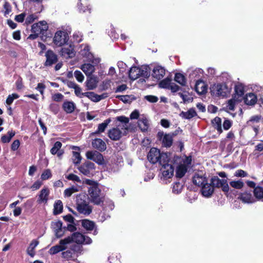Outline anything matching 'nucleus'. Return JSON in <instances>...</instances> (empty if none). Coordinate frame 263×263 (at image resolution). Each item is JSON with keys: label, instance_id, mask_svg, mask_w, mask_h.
Returning <instances> with one entry per match:
<instances>
[{"label": "nucleus", "instance_id": "423d86ee", "mask_svg": "<svg viewBox=\"0 0 263 263\" xmlns=\"http://www.w3.org/2000/svg\"><path fill=\"white\" fill-rule=\"evenodd\" d=\"M231 89L226 84H218L212 87L211 92L216 96L224 97L230 93Z\"/></svg>", "mask_w": 263, "mask_h": 263}, {"label": "nucleus", "instance_id": "39448f33", "mask_svg": "<svg viewBox=\"0 0 263 263\" xmlns=\"http://www.w3.org/2000/svg\"><path fill=\"white\" fill-rule=\"evenodd\" d=\"M126 125H118L116 127L112 128L108 130V136L109 138L114 141L119 140L123 136L127 133Z\"/></svg>", "mask_w": 263, "mask_h": 263}, {"label": "nucleus", "instance_id": "864d4df0", "mask_svg": "<svg viewBox=\"0 0 263 263\" xmlns=\"http://www.w3.org/2000/svg\"><path fill=\"white\" fill-rule=\"evenodd\" d=\"M117 120L122 123V124H119L120 125H126V130H128V123L129 122V119L128 118L124 116H119L117 117Z\"/></svg>", "mask_w": 263, "mask_h": 263}, {"label": "nucleus", "instance_id": "4be33fe9", "mask_svg": "<svg viewBox=\"0 0 263 263\" xmlns=\"http://www.w3.org/2000/svg\"><path fill=\"white\" fill-rule=\"evenodd\" d=\"M62 240L63 239H61L59 245L53 246L49 249L48 252L50 255L56 254L66 249L67 243L61 242Z\"/></svg>", "mask_w": 263, "mask_h": 263}, {"label": "nucleus", "instance_id": "473e14b6", "mask_svg": "<svg viewBox=\"0 0 263 263\" xmlns=\"http://www.w3.org/2000/svg\"><path fill=\"white\" fill-rule=\"evenodd\" d=\"M197 115L196 112L194 109L191 108L188 111L184 112L182 111L180 116L182 118L186 119H190Z\"/></svg>", "mask_w": 263, "mask_h": 263}, {"label": "nucleus", "instance_id": "393cba45", "mask_svg": "<svg viewBox=\"0 0 263 263\" xmlns=\"http://www.w3.org/2000/svg\"><path fill=\"white\" fill-rule=\"evenodd\" d=\"M51 227L58 237H60L62 235V222L60 220L53 222Z\"/></svg>", "mask_w": 263, "mask_h": 263}, {"label": "nucleus", "instance_id": "dca6fc26", "mask_svg": "<svg viewBox=\"0 0 263 263\" xmlns=\"http://www.w3.org/2000/svg\"><path fill=\"white\" fill-rule=\"evenodd\" d=\"M49 193V190L47 187H44L42 189L38 195L37 202L39 204L47 203L48 200Z\"/></svg>", "mask_w": 263, "mask_h": 263}, {"label": "nucleus", "instance_id": "c85d7f7f", "mask_svg": "<svg viewBox=\"0 0 263 263\" xmlns=\"http://www.w3.org/2000/svg\"><path fill=\"white\" fill-rule=\"evenodd\" d=\"M81 224L83 228L88 231H92L96 226V223L93 221L88 219L82 220Z\"/></svg>", "mask_w": 263, "mask_h": 263}, {"label": "nucleus", "instance_id": "7c9ffc66", "mask_svg": "<svg viewBox=\"0 0 263 263\" xmlns=\"http://www.w3.org/2000/svg\"><path fill=\"white\" fill-rule=\"evenodd\" d=\"M139 67H132L129 71V77L131 80H135L140 77Z\"/></svg>", "mask_w": 263, "mask_h": 263}, {"label": "nucleus", "instance_id": "bf43d9fd", "mask_svg": "<svg viewBox=\"0 0 263 263\" xmlns=\"http://www.w3.org/2000/svg\"><path fill=\"white\" fill-rule=\"evenodd\" d=\"M51 173L50 170L47 169L45 170L41 175V179L45 180L51 177Z\"/></svg>", "mask_w": 263, "mask_h": 263}, {"label": "nucleus", "instance_id": "774afa93", "mask_svg": "<svg viewBox=\"0 0 263 263\" xmlns=\"http://www.w3.org/2000/svg\"><path fill=\"white\" fill-rule=\"evenodd\" d=\"M45 85L42 83H38L36 89L38 90L41 95L44 94V89L45 88Z\"/></svg>", "mask_w": 263, "mask_h": 263}, {"label": "nucleus", "instance_id": "a19ab883", "mask_svg": "<svg viewBox=\"0 0 263 263\" xmlns=\"http://www.w3.org/2000/svg\"><path fill=\"white\" fill-rule=\"evenodd\" d=\"M15 133L12 130L8 132L7 135H3L1 138V140L3 143H9L12 138L14 136Z\"/></svg>", "mask_w": 263, "mask_h": 263}, {"label": "nucleus", "instance_id": "a211bd4d", "mask_svg": "<svg viewBox=\"0 0 263 263\" xmlns=\"http://www.w3.org/2000/svg\"><path fill=\"white\" fill-rule=\"evenodd\" d=\"M45 57L46 58L45 66H51L58 61L57 55L52 50H48L45 54Z\"/></svg>", "mask_w": 263, "mask_h": 263}, {"label": "nucleus", "instance_id": "37998d69", "mask_svg": "<svg viewBox=\"0 0 263 263\" xmlns=\"http://www.w3.org/2000/svg\"><path fill=\"white\" fill-rule=\"evenodd\" d=\"M230 185L235 189H241L244 186L245 184L241 180H239L230 181Z\"/></svg>", "mask_w": 263, "mask_h": 263}, {"label": "nucleus", "instance_id": "603ef678", "mask_svg": "<svg viewBox=\"0 0 263 263\" xmlns=\"http://www.w3.org/2000/svg\"><path fill=\"white\" fill-rule=\"evenodd\" d=\"M183 188V185L182 183L177 182H175L173 186V192L175 194H179L180 193Z\"/></svg>", "mask_w": 263, "mask_h": 263}, {"label": "nucleus", "instance_id": "4d7b16f0", "mask_svg": "<svg viewBox=\"0 0 263 263\" xmlns=\"http://www.w3.org/2000/svg\"><path fill=\"white\" fill-rule=\"evenodd\" d=\"M74 76L79 82H82L84 79L83 73L79 70H76L74 72Z\"/></svg>", "mask_w": 263, "mask_h": 263}, {"label": "nucleus", "instance_id": "4c0bfd02", "mask_svg": "<svg viewBox=\"0 0 263 263\" xmlns=\"http://www.w3.org/2000/svg\"><path fill=\"white\" fill-rule=\"evenodd\" d=\"M140 77L148 78L150 76V68L148 66H143L139 67Z\"/></svg>", "mask_w": 263, "mask_h": 263}, {"label": "nucleus", "instance_id": "6ab92c4d", "mask_svg": "<svg viewBox=\"0 0 263 263\" xmlns=\"http://www.w3.org/2000/svg\"><path fill=\"white\" fill-rule=\"evenodd\" d=\"M193 183L199 186H202L208 182L206 177L202 173H196L193 177Z\"/></svg>", "mask_w": 263, "mask_h": 263}, {"label": "nucleus", "instance_id": "f3484780", "mask_svg": "<svg viewBox=\"0 0 263 263\" xmlns=\"http://www.w3.org/2000/svg\"><path fill=\"white\" fill-rule=\"evenodd\" d=\"M165 72L166 70L163 67L156 65L153 70L152 76L157 80H161L165 76Z\"/></svg>", "mask_w": 263, "mask_h": 263}, {"label": "nucleus", "instance_id": "aec40b11", "mask_svg": "<svg viewBox=\"0 0 263 263\" xmlns=\"http://www.w3.org/2000/svg\"><path fill=\"white\" fill-rule=\"evenodd\" d=\"M92 146L100 152H103L106 149V144L105 142L100 138H96L92 140L91 142Z\"/></svg>", "mask_w": 263, "mask_h": 263}, {"label": "nucleus", "instance_id": "f03ea898", "mask_svg": "<svg viewBox=\"0 0 263 263\" xmlns=\"http://www.w3.org/2000/svg\"><path fill=\"white\" fill-rule=\"evenodd\" d=\"M61 242L66 243L67 245L71 242H75L78 244L90 245L92 242V240L88 236L84 235L80 232H75L71 236L63 239Z\"/></svg>", "mask_w": 263, "mask_h": 263}, {"label": "nucleus", "instance_id": "a18cd8bd", "mask_svg": "<svg viewBox=\"0 0 263 263\" xmlns=\"http://www.w3.org/2000/svg\"><path fill=\"white\" fill-rule=\"evenodd\" d=\"M72 162L74 164H79L82 160V157L80 155L79 152L73 151L72 152Z\"/></svg>", "mask_w": 263, "mask_h": 263}, {"label": "nucleus", "instance_id": "2f4dec72", "mask_svg": "<svg viewBox=\"0 0 263 263\" xmlns=\"http://www.w3.org/2000/svg\"><path fill=\"white\" fill-rule=\"evenodd\" d=\"M240 199L244 203H253L255 202V199L252 196V194L250 193L245 192L241 194L240 196Z\"/></svg>", "mask_w": 263, "mask_h": 263}, {"label": "nucleus", "instance_id": "052dcab7", "mask_svg": "<svg viewBox=\"0 0 263 263\" xmlns=\"http://www.w3.org/2000/svg\"><path fill=\"white\" fill-rule=\"evenodd\" d=\"M234 176L238 177H245L248 176V174L243 170H238L235 172Z\"/></svg>", "mask_w": 263, "mask_h": 263}, {"label": "nucleus", "instance_id": "cd10ccee", "mask_svg": "<svg viewBox=\"0 0 263 263\" xmlns=\"http://www.w3.org/2000/svg\"><path fill=\"white\" fill-rule=\"evenodd\" d=\"M257 97L253 93L247 94L244 98L245 104L249 105H253L257 102Z\"/></svg>", "mask_w": 263, "mask_h": 263}, {"label": "nucleus", "instance_id": "c9c22d12", "mask_svg": "<svg viewBox=\"0 0 263 263\" xmlns=\"http://www.w3.org/2000/svg\"><path fill=\"white\" fill-rule=\"evenodd\" d=\"M148 121L145 118H140L138 121V126L143 132L146 131L148 128Z\"/></svg>", "mask_w": 263, "mask_h": 263}, {"label": "nucleus", "instance_id": "ea45409f", "mask_svg": "<svg viewBox=\"0 0 263 263\" xmlns=\"http://www.w3.org/2000/svg\"><path fill=\"white\" fill-rule=\"evenodd\" d=\"M63 107L64 110L67 113L73 112L74 109V104L72 102L67 101L63 103Z\"/></svg>", "mask_w": 263, "mask_h": 263}, {"label": "nucleus", "instance_id": "72a5a7b5", "mask_svg": "<svg viewBox=\"0 0 263 263\" xmlns=\"http://www.w3.org/2000/svg\"><path fill=\"white\" fill-rule=\"evenodd\" d=\"M187 167L184 164H180L176 169V176L182 178L187 171Z\"/></svg>", "mask_w": 263, "mask_h": 263}, {"label": "nucleus", "instance_id": "7ed1b4c3", "mask_svg": "<svg viewBox=\"0 0 263 263\" xmlns=\"http://www.w3.org/2000/svg\"><path fill=\"white\" fill-rule=\"evenodd\" d=\"M89 201L95 205H101L105 200V196L98 186L89 187L88 189Z\"/></svg>", "mask_w": 263, "mask_h": 263}, {"label": "nucleus", "instance_id": "e433bc0d", "mask_svg": "<svg viewBox=\"0 0 263 263\" xmlns=\"http://www.w3.org/2000/svg\"><path fill=\"white\" fill-rule=\"evenodd\" d=\"M38 241L36 240H33L32 241L27 250V253L31 257H33L34 256V249L38 245Z\"/></svg>", "mask_w": 263, "mask_h": 263}, {"label": "nucleus", "instance_id": "9d476101", "mask_svg": "<svg viewBox=\"0 0 263 263\" xmlns=\"http://www.w3.org/2000/svg\"><path fill=\"white\" fill-rule=\"evenodd\" d=\"M69 40V36L65 31H58L53 37L54 44L59 47L66 44Z\"/></svg>", "mask_w": 263, "mask_h": 263}, {"label": "nucleus", "instance_id": "8fccbe9b", "mask_svg": "<svg viewBox=\"0 0 263 263\" xmlns=\"http://www.w3.org/2000/svg\"><path fill=\"white\" fill-rule=\"evenodd\" d=\"M84 96L87 97L93 102H99L98 95L95 93L94 92L89 91L84 92Z\"/></svg>", "mask_w": 263, "mask_h": 263}, {"label": "nucleus", "instance_id": "0eeeda50", "mask_svg": "<svg viewBox=\"0 0 263 263\" xmlns=\"http://www.w3.org/2000/svg\"><path fill=\"white\" fill-rule=\"evenodd\" d=\"M80 54L82 57L86 58L87 60L91 62L94 65H97L100 62V59L98 58H94L93 54L90 52L89 46L87 45H81Z\"/></svg>", "mask_w": 263, "mask_h": 263}, {"label": "nucleus", "instance_id": "09e8293b", "mask_svg": "<svg viewBox=\"0 0 263 263\" xmlns=\"http://www.w3.org/2000/svg\"><path fill=\"white\" fill-rule=\"evenodd\" d=\"M63 210V204L61 200H57L54 204V213L58 214L61 213Z\"/></svg>", "mask_w": 263, "mask_h": 263}, {"label": "nucleus", "instance_id": "e2e57ef3", "mask_svg": "<svg viewBox=\"0 0 263 263\" xmlns=\"http://www.w3.org/2000/svg\"><path fill=\"white\" fill-rule=\"evenodd\" d=\"M64 96L62 93H57L52 96V99L57 102L61 101Z\"/></svg>", "mask_w": 263, "mask_h": 263}, {"label": "nucleus", "instance_id": "9b49d317", "mask_svg": "<svg viewBox=\"0 0 263 263\" xmlns=\"http://www.w3.org/2000/svg\"><path fill=\"white\" fill-rule=\"evenodd\" d=\"M95 168L96 166L93 163L90 161H86L78 168L83 175L87 177H90L93 175Z\"/></svg>", "mask_w": 263, "mask_h": 263}, {"label": "nucleus", "instance_id": "f257e3e1", "mask_svg": "<svg viewBox=\"0 0 263 263\" xmlns=\"http://www.w3.org/2000/svg\"><path fill=\"white\" fill-rule=\"evenodd\" d=\"M76 209L79 213L88 216L92 210V208L86 201V197L84 194H79L76 198Z\"/></svg>", "mask_w": 263, "mask_h": 263}, {"label": "nucleus", "instance_id": "13d9d810", "mask_svg": "<svg viewBox=\"0 0 263 263\" xmlns=\"http://www.w3.org/2000/svg\"><path fill=\"white\" fill-rule=\"evenodd\" d=\"M66 178L69 180H72L74 182H77L78 183H81V180L80 177L73 174H70Z\"/></svg>", "mask_w": 263, "mask_h": 263}, {"label": "nucleus", "instance_id": "1a4fd4ad", "mask_svg": "<svg viewBox=\"0 0 263 263\" xmlns=\"http://www.w3.org/2000/svg\"><path fill=\"white\" fill-rule=\"evenodd\" d=\"M160 165H161L160 171L161 172L162 176L161 179L164 180L171 178L174 175V168L171 164H169L168 161L166 162H162Z\"/></svg>", "mask_w": 263, "mask_h": 263}, {"label": "nucleus", "instance_id": "3c124183", "mask_svg": "<svg viewBox=\"0 0 263 263\" xmlns=\"http://www.w3.org/2000/svg\"><path fill=\"white\" fill-rule=\"evenodd\" d=\"M171 84V79L168 78H166L160 82L159 83V86L160 88L168 89Z\"/></svg>", "mask_w": 263, "mask_h": 263}, {"label": "nucleus", "instance_id": "de8ad7c7", "mask_svg": "<svg viewBox=\"0 0 263 263\" xmlns=\"http://www.w3.org/2000/svg\"><path fill=\"white\" fill-rule=\"evenodd\" d=\"M116 98L119 99L121 101H122L124 103H129L132 100L134 99V97L132 96L129 95H117L116 96Z\"/></svg>", "mask_w": 263, "mask_h": 263}, {"label": "nucleus", "instance_id": "f8f14e48", "mask_svg": "<svg viewBox=\"0 0 263 263\" xmlns=\"http://www.w3.org/2000/svg\"><path fill=\"white\" fill-rule=\"evenodd\" d=\"M86 157L87 159L95 161L99 165H102L104 163L103 155L97 151H87L86 153Z\"/></svg>", "mask_w": 263, "mask_h": 263}, {"label": "nucleus", "instance_id": "58836bf2", "mask_svg": "<svg viewBox=\"0 0 263 263\" xmlns=\"http://www.w3.org/2000/svg\"><path fill=\"white\" fill-rule=\"evenodd\" d=\"M213 126L217 130L218 132L221 133L222 132L221 128V120L219 117H216L212 120Z\"/></svg>", "mask_w": 263, "mask_h": 263}, {"label": "nucleus", "instance_id": "4468645a", "mask_svg": "<svg viewBox=\"0 0 263 263\" xmlns=\"http://www.w3.org/2000/svg\"><path fill=\"white\" fill-rule=\"evenodd\" d=\"M48 26L45 21H41L32 25L31 30L37 34L43 33L48 29Z\"/></svg>", "mask_w": 263, "mask_h": 263}, {"label": "nucleus", "instance_id": "69168bd1", "mask_svg": "<svg viewBox=\"0 0 263 263\" xmlns=\"http://www.w3.org/2000/svg\"><path fill=\"white\" fill-rule=\"evenodd\" d=\"M72 254L71 251L69 250L63 252L62 253V257L67 260H69L71 258Z\"/></svg>", "mask_w": 263, "mask_h": 263}, {"label": "nucleus", "instance_id": "338daca9", "mask_svg": "<svg viewBox=\"0 0 263 263\" xmlns=\"http://www.w3.org/2000/svg\"><path fill=\"white\" fill-rule=\"evenodd\" d=\"M42 184V182L41 181L37 180L32 184L31 186V189L33 191L37 190L41 186Z\"/></svg>", "mask_w": 263, "mask_h": 263}, {"label": "nucleus", "instance_id": "412c9836", "mask_svg": "<svg viewBox=\"0 0 263 263\" xmlns=\"http://www.w3.org/2000/svg\"><path fill=\"white\" fill-rule=\"evenodd\" d=\"M62 143L60 141H57L50 149V153L52 155H57L59 158H61L64 154V151L61 149Z\"/></svg>", "mask_w": 263, "mask_h": 263}, {"label": "nucleus", "instance_id": "0e129e2a", "mask_svg": "<svg viewBox=\"0 0 263 263\" xmlns=\"http://www.w3.org/2000/svg\"><path fill=\"white\" fill-rule=\"evenodd\" d=\"M49 108L50 110L54 114H57L59 110V107L58 105L54 103H51L49 106Z\"/></svg>", "mask_w": 263, "mask_h": 263}, {"label": "nucleus", "instance_id": "ddd939ff", "mask_svg": "<svg viewBox=\"0 0 263 263\" xmlns=\"http://www.w3.org/2000/svg\"><path fill=\"white\" fill-rule=\"evenodd\" d=\"M158 138L162 141V144L164 147H170L173 143V137L170 134H164L159 132L157 134Z\"/></svg>", "mask_w": 263, "mask_h": 263}, {"label": "nucleus", "instance_id": "6e6d98bb", "mask_svg": "<svg viewBox=\"0 0 263 263\" xmlns=\"http://www.w3.org/2000/svg\"><path fill=\"white\" fill-rule=\"evenodd\" d=\"M73 85L76 95L80 98H82V96H84V92H82V89L77 84Z\"/></svg>", "mask_w": 263, "mask_h": 263}, {"label": "nucleus", "instance_id": "6e6552de", "mask_svg": "<svg viewBox=\"0 0 263 263\" xmlns=\"http://www.w3.org/2000/svg\"><path fill=\"white\" fill-rule=\"evenodd\" d=\"M212 186L221 188L222 191L228 193L229 191L230 187L228 183L227 180L226 179H220L217 176H214L211 179V183Z\"/></svg>", "mask_w": 263, "mask_h": 263}, {"label": "nucleus", "instance_id": "680f3d73", "mask_svg": "<svg viewBox=\"0 0 263 263\" xmlns=\"http://www.w3.org/2000/svg\"><path fill=\"white\" fill-rule=\"evenodd\" d=\"M144 98L147 101L151 103H156L158 101V97L153 95H147Z\"/></svg>", "mask_w": 263, "mask_h": 263}, {"label": "nucleus", "instance_id": "20e7f679", "mask_svg": "<svg viewBox=\"0 0 263 263\" xmlns=\"http://www.w3.org/2000/svg\"><path fill=\"white\" fill-rule=\"evenodd\" d=\"M147 159L153 164L158 162L160 164L163 162H166L168 161V158L166 154L161 153L158 149L155 147L151 148L147 155Z\"/></svg>", "mask_w": 263, "mask_h": 263}, {"label": "nucleus", "instance_id": "49530a36", "mask_svg": "<svg viewBox=\"0 0 263 263\" xmlns=\"http://www.w3.org/2000/svg\"><path fill=\"white\" fill-rule=\"evenodd\" d=\"M79 190L77 187L72 186L71 187L66 189L64 192V194L65 197H69L73 193L77 192Z\"/></svg>", "mask_w": 263, "mask_h": 263}, {"label": "nucleus", "instance_id": "c03bdc74", "mask_svg": "<svg viewBox=\"0 0 263 263\" xmlns=\"http://www.w3.org/2000/svg\"><path fill=\"white\" fill-rule=\"evenodd\" d=\"M175 80L182 86H185L186 84V79L185 77L180 73H177L175 74Z\"/></svg>", "mask_w": 263, "mask_h": 263}, {"label": "nucleus", "instance_id": "f704fd0d", "mask_svg": "<svg viewBox=\"0 0 263 263\" xmlns=\"http://www.w3.org/2000/svg\"><path fill=\"white\" fill-rule=\"evenodd\" d=\"M235 95L234 96L236 99L239 100V97H242L244 94V86L239 83L237 84L235 87Z\"/></svg>", "mask_w": 263, "mask_h": 263}, {"label": "nucleus", "instance_id": "5fc2aeb1", "mask_svg": "<svg viewBox=\"0 0 263 263\" xmlns=\"http://www.w3.org/2000/svg\"><path fill=\"white\" fill-rule=\"evenodd\" d=\"M236 98L235 97L229 100L227 105V109L231 110H234L236 105Z\"/></svg>", "mask_w": 263, "mask_h": 263}, {"label": "nucleus", "instance_id": "79ce46f5", "mask_svg": "<svg viewBox=\"0 0 263 263\" xmlns=\"http://www.w3.org/2000/svg\"><path fill=\"white\" fill-rule=\"evenodd\" d=\"M254 195L255 198L258 200L263 201V189L257 186L254 189Z\"/></svg>", "mask_w": 263, "mask_h": 263}, {"label": "nucleus", "instance_id": "bb28decb", "mask_svg": "<svg viewBox=\"0 0 263 263\" xmlns=\"http://www.w3.org/2000/svg\"><path fill=\"white\" fill-rule=\"evenodd\" d=\"M98 80L97 77H88L85 82L86 86L88 90H93L97 86Z\"/></svg>", "mask_w": 263, "mask_h": 263}, {"label": "nucleus", "instance_id": "2eb2a0df", "mask_svg": "<svg viewBox=\"0 0 263 263\" xmlns=\"http://www.w3.org/2000/svg\"><path fill=\"white\" fill-rule=\"evenodd\" d=\"M76 52L72 45H66L61 50V54L65 58H72L74 57Z\"/></svg>", "mask_w": 263, "mask_h": 263}, {"label": "nucleus", "instance_id": "5701e85b", "mask_svg": "<svg viewBox=\"0 0 263 263\" xmlns=\"http://www.w3.org/2000/svg\"><path fill=\"white\" fill-rule=\"evenodd\" d=\"M214 189L210 183L206 182L204 185L202 186L201 192L203 196L205 197H210L213 194Z\"/></svg>", "mask_w": 263, "mask_h": 263}, {"label": "nucleus", "instance_id": "a878e982", "mask_svg": "<svg viewBox=\"0 0 263 263\" xmlns=\"http://www.w3.org/2000/svg\"><path fill=\"white\" fill-rule=\"evenodd\" d=\"M80 68L87 76H91L95 71V65L89 63L82 65Z\"/></svg>", "mask_w": 263, "mask_h": 263}, {"label": "nucleus", "instance_id": "c756f323", "mask_svg": "<svg viewBox=\"0 0 263 263\" xmlns=\"http://www.w3.org/2000/svg\"><path fill=\"white\" fill-rule=\"evenodd\" d=\"M111 120L107 119L105 120L103 123L98 125V129L96 132L91 134V135L103 133L105 131L109 123L110 122Z\"/></svg>", "mask_w": 263, "mask_h": 263}, {"label": "nucleus", "instance_id": "b1692460", "mask_svg": "<svg viewBox=\"0 0 263 263\" xmlns=\"http://www.w3.org/2000/svg\"><path fill=\"white\" fill-rule=\"evenodd\" d=\"M195 89L198 94L202 95L206 92L207 86L203 81L199 80L196 83Z\"/></svg>", "mask_w": 263, "mask_h": 263}]
</instances>
